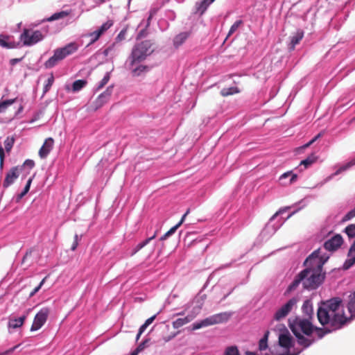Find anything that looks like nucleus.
<instances>
[{"instance_id":"obj_1","label":"nucleus","mask_w":355,"mask_h":355,"mask_svg":"<svg viewBox=\"0 0 355 355\" xmlns=\"http://www.w3.org/2000/svg\"><path fill=\"white\" fill-rule=\"evenodd\" d=\"M329 257L320 255V249L313 251L304 261L306 268L302 270L288 287V292L295 290L302 284L304 289L313 290L322 282L324 275L322 274V266Z\"/></svg>"},{"instance_id":"obj_2","label":"nucleus","mask_w":355,"mask_h":355,"mask_svg":"<svg viewBox=\"0 0 355 355\" xmlns=\"http://www.w3.org/2000/svg\"><path fill=\"white\" fill-rule=\"evenodd\" d=\"M319 322L329 325L333 330L341 329L351 320L345 315L343 301L340 297H333L321 303L317 312Z\"/></svg>"},{"instance_id":"obj_3","label":"nucleus","mask_w":355,"mask_h":355,"mask_svg":"<svg viewBox=\"0 0 355 355\" xmlns=\"http://www.w3.org/2000/svg\"><path fill=\"white\" fill-rule=\"evenodd\" d=\"M155 51L154 42L146 40L137 42L133 46L128 60H131V65L138 64L151 55Z\"/></svg>"},{"instance_id":"obj_4","label":"nucleus","mask_w":355,"mask_h":355,"mask_svg":"<svg viewBox=\"0 0 355 355\" xmlns=\"http://www.w3.org/2000/svg\"><path fill=\"white\" fill-rule=\"evenodd\" d=\"M78 47L76 43L71 42L62 48L57 49L55 50L53 55L45 62V67L47 69L53 67L58 62L75 53L78 50Z\"/></svg>"},{"instance_id":"obj_5","label":"nucleus","mask_w":355,"mask_h":355,"mask_svg":"<svg viewBox=\"0 0 355 355\" xmlns=\"http://www.w3.org/2000/svg\"><path fill=\"white\" fill-rule=\"evenodd\" d=\"M230 317V314L227 312L217 313L211 315L200 322L193 324L192 329L196 330L202 327H208L216 324L227 322Z\"/></svg>"},{"instance_id":"obj_6","label":"nucleus","mask_w":355,"mask_h":355,"mask_svg":"<svg viewBox=\"0 0 355 355\" xmlns=\"http://www.w3.org/2000/svg\"><path fill=\"white\" fill-rule=\"evenodd\" d=\"M290 328L293 334L303 333L306 336H310L313 331V326L309 320L299 318H297L290 324Z\"/></svg>"},{"instance_id":"obj_7","label":"nucleus","mask_w":355,"mask_h":355,"mask_svg":"<svg viewBox=\"0 0 355 355\" xmlns=\"http://www.w3.org/2000/svg\"><path fill=\"white\" fill-rule=\"evenodd\" d=\"M157 236V232L155 234L144 240V241L137 244L131 252V256L141 251V255L146 258H149L155 252V245H150V243Z\"/></svg>"},{"instance_id":"obj_8","label":"nucleus","mask_w":355,"mask_h":355,"mask_svg":"<svg viewBox=\"0 0 355 355\" xmlns=\"http://www.w3.org/2000/svg\"><path fill=\"white\" fill-rule=\"evenodd\" d=\"M24 45L31 46L41 41L43 39V35L40 31H32L28 29H24L20 36Z\"/></svg>"},{"instance_id":"obj_9","label":"nucleus","mask_w":355,"mask_h":355,"mask_svg":"<svg viewBox=\"0 0 355 355\" xmlns=\"http://www.w3.org/2000/svg\"><path fill=\"white\" fill-rule=\"evenodd\" d=\"M49 313V308L44 307L41 309L34 318L33 322L31 327V331H35L39 330L46 322Z\"/></svg>"},{"instance_id":"obj_10","label":"nucleus","mask_w":355,"mask_h":355,"mask_svg":"<svg viewBox=\"0 0 355 355\" xmlns=\"http://www.w3.org/2000/svg\"><path fill=\"white\" fill-rule=\"evenodd\" d=\"M297 300L295 297L290 299L284 306L279 309L274 315V319L279 321L286 318L296 305Z\"/></svg>"},{"instance_id":"obj_11","label":"nucleus","mask_w":355,"mask_h":355,"mask_svg":"<svg viewBox=\"0 0 355 355\" xmlns=\"http://www.w3.org/2000/svg\"><path fill=\"white\" fill-rule=\"evenodd\" d=\"M343 239L340 234L334 236L324 243V248L328 251H335L343 244Z\"/></svg>"},{"instance_id":"obj_12","label":"nucleus","mask_w":355,"mask_h":355,"mask_svg":"<svg viewBox=\"0 0 355 355\" xmlns=\"http://www.w3.org/2000/svg\"><path fill=\"white\" fill-rule=\"evenodd\" d=\"M54 146V140L51 137L45 139L43 145L39 150L38 154L40 158L44 159L50 153Z\"/></svg>"},{"instance_id":"obj_13","label":"nucleus","mask_w":355,"mask_h":355,"mask_svg":"<svg viewBox=\"0 0 355 355\" xmlns=\"http://www.w3.org/2000/svg\"><path fill=\"white\" fill-rule=\"evenodd\" d=\"M112 88L113 86L108 87L103 93H102L98 96L95 101L96 109L102 107L105 103H106L109 101L112 93Z\"/></svg>"},{"instance_id":"obj_14","label":"nucleus","mask_w":355,"mask_h":355,"mask_svg":"<svg viewBox=\"0 0 355 355\" xmlns=\"http://www.w3.org/2000/svg\"><path fill=\"white\" fill-rule=\"evenodd\" d=\"M128 60V68L130 70L132 76H139L141 74L146 73L149 69L148 66L144 64H139L136 66L137 64H135L131 65V60Z\"/></svg>"},{"instance_id":"obj_15","label":"nucleus","mask_w":355,"mask_h":355,"mask_svg":"<svg viewBox=\"0 0 355 355\" xmlns=\"http://www.w3.org/2000/svg\"><path fill=\"white\" fill-rule=\"evenodd\" d=\"M18 169L16 167L12 168L6 174L3 183V187H8L18 178Z\"/></svg>"},{"instance_id":"obj_16","label":"nucleus","mask_w":355,"mask_h":355,"mask_svg":"<svg viewBox=\"0 0 355 355\" xmlns=\"http://www.w3.org/2000/svg\"><path fill=\"white\" fill-rule=\"evenodd\" d=\"M11 37L0 34V46L5 49H15L17 46V44L13 41H10Z\"/></svg>"},{"instance_id":"obj_17","label":"nucleus","mask_w":355,"mask_h":355,"mask_svg":"<svg viewBox=\"0 0 355 355\" xmlns=\"http://www.w3.org/2000/svg\"><path fill=\"white\" fill-rule=\"evenodd\" d=\"M29 311L30 309L27 311L26 314L19 317V318H10L8 322V327L16 329L21 327L27 318Z\"/></svg>"},{"instance_id":"obj_18","label":"nucleus","mask_w":355,"mask_h":355,"mask_svg":"<svg viewBox=\"0 0 355 355\" xmlns=\"http://www.w3.org/2000/svg\"><path fill=\"white\" fill-rule=\"evenodd\" d=\"M292 341L293 338L289 333L282 334L279 336V345L286 349H289L291 347H292Z\"/></svg>"},{"instance_id":"obj_19","label":"nucleus","mask_w":355,"mask_h":355,"mask_svg":"<svg viewBox=\"0 0 355 355\" xmlns=\"http://www.w3.org/2000/svg\"><path fill=\"white\" fill-rule=\"evenodd\" d=\"M304 37V31L302 30H298L291 38V42L288 45V49L291 51L295 49V47L297 44L300 43V42L302 40Z\"/></svg>"},{"instance_id":"obj_20","label":"nucleus","mask_w":355,"mask_h":355,"mask_svg":"<svg viewBox=\"0 0 355 355\" xmlns=\"http://www.w3.org/2000/svg\"><path fill=\"white\" fill-rule=\"evenodd\" d=\"M190 212V209H188L186 211V213L182 216L181 220H180V222L175 225V226H173V227H171L167 232H166L161 238H160V240L161 241H163V240H165L166 238H168L169 236L172 235L173 233H175V232L177 230V229L183 223V222L184 221V219L186 218V216L189 214Z\"/></svg>"},{"instance_id":"obj_21","label":"nucleus","mask_w":355,"mask_h":355,"mask_svg":"<svg viewBox=\"0 0 355 355\" xmlns=\"http://www.w3.org/2000/svg\"><path fill=\"white\" fill-rule=\"evenodd\" d=\"M297 338V343L299 345L303 346L304 348L309 347L313 343V340H310L305 338L302 334H294Z\"/></svg>"},{"instance_id":"obj_22","label":"nucleus","mask_w":355,"mask_h":355,"mask_svg":"<svg viewBox=\"0 0 355 355\" xmlns=\"http://www.w3.org/2000/svg\"><path fill=\"white\" fill-rule=\"evenodd\" d=\"M191 320L192 318L189 315L184 318H178L177 320L173 322V327L174 329H179L180 327L189 323Z\"/></svg>"},{"instance_id":"obj_23","label":"nucleus","mask_w":355,"mask_h":355,"mask_svg":"<svg viewBox=\"0 0 355 355\" xmlns=\"http://www.w3.org/2000/svg\"><path fill=\"white\" fill-rule=\"evenodd\" d=\"M347 309L352 317L355 316V291L349 296Z\"/></svg>"},{"instance_id":"obj_24","label":"nucleus","mask_w":355,"mask_h":355,"mask_svg":"<svg viewBox=\"0 0 355 355\" xmlns=\"http://www.w3.org/2000/svg\"><path fill=\"white\" fill-rule=\"evenodd\" d=\"M188 36L189 34L187 33H181L177 36H175L173 40L174 46L175 47H178L180 45H182L187 39Z\"/></svg>"},{"instance_id":"obj_25","label":"nucleus","mask_w":355,"mask_h":355,"mask_svg":"<svg viewBox=\"0 0 355 355\" xmlns=\"http://www.w3.org/2000/svg\"><path fill=\"white\" fill-rule=\"evenodd\" d=\"M302 312L307 316H311L313 314V305L309 300L304 301L302 307Z\"/></svg>"},{"instance_id":"obj_26","label":"nucleus","mask_w":355,"mask_h":355,"mask_svg":"<svg viewBox=\"0 0 355 355\" xmlns=\"http://www.w3.org/2000/svg\"><path fill=\"white\" fill-rule=\"evenodd\" d=\"M317 160V156L312 153L309 157H307L305 159L302 160L300 162V166H304V168H307L311 164H313Z\"/></svg>"},{"instance_id":"obj_27","label":"nucleus","mask_w":355,"mask_h":355,"mask_svg":"<svg viewBox=\"0 0 355 355\" xmlns=\"http://www.w3.org/2000/svg\"><path fill=\"white\" fill-rule=\"evenodd\" d=\"M240 92V90L239 89L238 87H229V88H223L221 91H220V94L225 97V96H230V95H233V94H238Z\"/></svg>"},{"instance_id":"obj_28","label":"nucleus","mask_w":355,"mask_h":355,"mask_svg":"<svg viewBox=\"0 0 355 355\" xmlns=\"http://www.w3.org/2000/svg\"><path fill=\"white\" fill-rule=\"evenodd\" d=\"M210 4L209 0H201L200 2L196 3L197 11L202 15Z\"/></svg>"},{"instance_id":"obj_29","label":"nucleus","mask_w":355,"mask_h":355,"mask_svg":"<svg viewBox=\"0 0 355 355\" xmlns=\"http://www.w3.org/2000/svg\"><path fill=\"white\" fill-rule=\"evenodd\" d=\"M68 15H69V12H67V11H61V12H59L54 13L51 17L47 18L46 20L48 21H55V20H58V19H60L64 18L65 17H67Z\"/></svg>"},{"instance_id":"obj_30","label":"nucleus","mask_w":355,"mask_h":355,"mask_svg":"<svg viewBox=\"0 0 355 355\" xmlns=\"http://www.w3.org/2000/svg\"><path fill=\"white\" fill-rule=\"evenodd\" d=\"M269 336V331H266L263 337L259 340V349L260 351L265 350L268 347V338Z\"/></svg>"},{"instance_id":"obj_31","label":"nucleus","mask_w":355,"mask_h":355,"mask_svg":"<svg viewBox=\"0 0 355 355\" xmlns=\"http://www.w3.org/2000/svg\"><path fill=\"white\" fill-rule=\"evenodd\" d=\"M87 84V81L85 80H77L73 82L72 85V89L73 92H77L83 88Z\"/></svg>"},{"instance_id":"obj_32","label":"nucleus","mask_w":355,"mask_h":355,"mask_svg":"<svg viewBox=\"0 0 355 355\" xmlns=\"http://www.w3.org/2000/svg\"><path fill=\"white\" fill-rule=\"evenodd\" d=\"M101 35H102V34L98 30H96L94 32L90 33L87 35L88 37L90 38V42H89V44H92L94 43L95 42H96L100 38V37Z\"/></svg>"},{"instance_id":"obj_33","label":"nucleus","mask_w":355,"mask_h":355,"mask_svg":"<svg viewBox=\"0 0 355 355\" xmlns=\"http://www.w3.org/2000/svg\"><path fill=\"white\" fill-rule=\"evenodd\" d=\"M241 24H243L242 20H237L236 21H235L233 24V25L230 27L227 38L230 37L234 33H235L239 29Z\"/></svg>"},{"instance_id":"obj_34","label":"nucleus","mask_w":355,"mask_h":355,"mask_svg":"<svg viewBox=\"0 0 355 355\" xmlns=\"http://www.w3.org/2000/svg\"><path fill=\"white\" fill-rule=\"evenodd\" d=\"M14 143H15V138L13 137H7L6 139L4 141V146H5V149L6 150V152L9 153L13 145H14Z\"/></svg>"},{"instance_id":"obj_35","label":"nucleus","mask_w":355,"mask_h":355,"mask_svg":"<svg viewBox=\"0 0 355 355\" xmlns=\"http://www.w3.org/2000/svg\"><path fill=\"white\" fill-rule=\"evenodd\" d=\"M15 101V99H9L3 101H0V113L4 112L7 107Z\"/></svg>"},{"instance_id":"obj_36","label":"nucleus","mask_w":355,"mask_h":355,"mask_svg":"<svg viewBox=\"0 0 355 355\" xmlns=\"http://www.w3.org/2000/svg\"><path fill=\"white\" fill-rule=\"evenodd\" d=\"M354 165H355V158L354 159L351 160L350 162H349L348 163H347L345 165H344V166H341L340 168H339L336 171L334 175H338L340 173H342L343 171H346L347 169L349 168L350 167H352Z\"/></svg>"},{"instance_id":"obj_37","label":"nucleus","mask_w":355,"mask_h":355,"mask_svg":"<svg viewBox=\"0 0 355 355\" xmlns=\"http://www.w3.org/2000/svg\"><path fill=\"white\" fill-rule=\"evenodd\" d=\"M113 25V21L112 20H108L104 24L101 25L97 30L103 35L105 32H106L111 26Z\"/></svg>"},{"instance_id":"obj_38","label":"nucleus","mask_w":355,"mask_h":355,"mask_svg":"<svg viewBox=\"0 0 355 355\" xmlns=\"http://www.w3.org/2000/svg\"><path fill=\"white\" fill-rule=\"evenodd\" d=\"M224 355H240V353L237 347L230 346L226 348Z\"/></svg>"},{"instance_id":"obj_39","label":"nucleus","mask_w":355,"mask_h":355,"mask_svg":"<svg viewBox=\"0 0 355 355\" xmlns=\"http://www.w3.org/2000/svg\"><path fill=\"white\" fill-rule=\"evenodd\" d=\"M345 232L349 238L355 237V224H351L345 229Z\"/></svg>"},{"instance_id":"obj_40","label":"nucleus","mask_w":355,"mask_h":355,"mask_svg":"<svg viewBox=\"0 0 355 355\" xmlns=\"http://www.w3.org/2000/svg\"><path fill=\"white\" fill-rule=\"evenodd\" d=\"M54 82V76L53 73L50 74V76L46 80V83L44 87V93H46L51 89Z\"/></svg>"},{"instance_id":"obj_41","label":"nucleus","mask_w":355,"mask_h":355,"mask_svg":"<svg viewBox=\"0 0 355 355\" xmlns=\"http://www.w3.org/2000/svg\"><path fill=\"white\" fill-rule=\"evenodd\" d=\"M110 79V74L109 72L106 73V74L104 76L103 78L101 80L99 84L97 86V89L99 90L102 89L105 85L107 84Z\"/></svg>"},{"instance_id":"obj_42","label":"nucleus","mask_w":355,"mask_h":355,"mask_svg":"<svg viewBox=\"0 0 355 355\" xmlns=\"http://www.w3.org/2000/svg\"><path fill=\"white\" fill-rule=\"evenodd\" d=\"M291 175V178L290 180V182H289V184H293L294 182L296 181L297 180V175L296 174H292V172H286V173H284L283 175H281L280 177V180H282V179H284V178H288V176H290Z\"/></svg>"},{"instance_id":"obj_43","label":"nucleus","mask_w":355,"mask_h":355,"mask_svg":"<svg viewBox=\"0 0 355 355\" xmlns=\"http://www.w3.org/2000/svg\"><path fill=\"white\" fill-rule=\"evenodd\" d=\"M157 315H154L152 317L147 319L145 322L140 327L141 328V331H145L146 329L155 320Z\"/></svg>"},{"instance_id":"obj_44","label":"nucleus","mask_w":355,"mask_h":355,"mask_svg":"<svg viewBox=\"0 0 355 355\" xmlns=\"http://www.w3.org/2000/svg\"><path fill=\"white\" fill-rule=\"evenodd\" d=\"M115 46H116V42H114L112 44H111L107 49H105L103 51L104 55L108 56L112 53H114L115 52Z\"/></svg>"},{"instance_id":"obj_45","label":"nucleus","mask_w":355,"mask_h":355,"mask_svg":"<svg viewBox=\"0 0 355 355\" xmlns=\"http://www.w3.org/2000/svg\"><path fill=\"white\" fill-rule=\"evenodd\" d=\"M355 263V256L345 261L344 263V268L348 269Z\"/></svg>"},{"instance_id":"obj_46","label":"nucleus","mask_w":355,"mask_h":355,"mask_svg":"<svg viewBox=\"0 0 355 355\" xmlns=\"http://www.w3.org/2000/svg\"><path fill=\"white\" fill-rule=\"evenodd\" d=\"M125 35H126V31L122 30L116 36L115 42L116 43V42H121V41L125 40Z\"/></svg>"},{"instance_id":"obj_47","label":"nucleus","mask_w":355,"mask_h":355,"mask_svg":"<svg viewBox=\"0 0 355 355\" xmlns=\"http://www.w3.org/2000/svg\"><path fill=\"white\" fill-rule=\"evenodd\" d=\"M315 141H313V139H312L311 141H309L308 143L305 144L304 145L296 148V152L300 153L304 149H306L309 148L311 145H312Z\"/></svg>"},{"instance_id":"obj_48","label":"nucleus","mask_w":355,"mask_h":355,"mask_svg":"<svg viewBox=\"0 0 355 355\" xmlns=\"http://www.w3.org/2000/svg\"><path fill=\"white\" fill-rule=\"evenodd\" d=\"M315 141H313V139H312L311 141H309L308 143L305 144L304 145L296 148V152L300 153L304 149H306L309 148L311 145H312Z\"/></svg>"},{"instance_id":"obj_49","label":"nucleus","mask_w":355,"mask_h":355,"mask_svg":"<svg viewBox=\"0 0 355 355\" xmlns=\"http://www.w3.org/2000/svg\"><path fill=\"white\" fill-rule=\"evenodd\" d=\"M354 217H355V214L354 212L353 211V210H351L350 211H349L343 218L342 221L343 222H345V221H347L349 220H351L352 218H353Z\"/></svg>"},{"instance_id":"obj_50","label":"nucleus","mask_w":355,"mask_h":355,"mask_svg":"<svg viewBox=\"0 0 355 355\" xmlns=\"http://www.w3.org/2000/svg\"><path fill=\"white\" fill-rule=\"evenodd\" d=\"M78 242H79V236L78 234H76L73 238V242L71 247V250L74 251L77 248V247L78 245Z\"/></svg>"},{"instance_id":"obj_51","label":"nucleus","mask_w":355,"mask_h":355,"mask_svg":"<svg viewBox=\"0 0 355 355\" xmlns=\"http://www.w3.org/2000/svg\"><path fill=\"white\" fill-rule=\"evenodd\" d=\"M45 279H42V281L40 283V284L35 287L32 292L30 293V297H33L36 293L39 291V290L41 288L42 284L44 282Z\"/></svg>"},{"instance_id":"obj_52","label":"nucleus","mask_w":355,"mask_h":355,"mask_svg":"<svg viewBox=\"0 0 355 355\" xmlns=\"http://www.w3.org/2000/svg\"><path fill=\"white\" fill-rule=\"evenodd\" d=\"M148 35V31L146 28L141 30L137 37V40L145 37Z\"/></svg>"},{"instance_id":"obj_53","label":"nucleus","mask_w":355,"mask_h":355,"mask_svg":"<svg viewBox=\"0 0 355 355\" xmlns=\"http://www.w3.org/2000/svg\"><path fill=\"white\" fill-rule=\"evenodd\" d=\"M148 340H145L143 342H141L137 347V351L141 352L144 350V349L146 347V344L148 343Z\"/></svg>"},{"instance_id":"obj_54","label":"nucleus","mask_w":355,"mask_h":355,"mask_svg":"<svg viewBox=\"0 0 355 355\" xmlns=\"http://www.w3.org/2000/svg\"><path fill=\"white\" fill-rule=\"evenodd\" d=\"M17 347V345H16L12 348H10L9 349L0 353V355H9V354H12Z\"/></svg>"},{"instance_id":"obj_55","label":"nucleus","mask_w":355,"mask_h":355,"mask_svg":"<svg viewBox=\"0 0 355 355\" xmlns=\"http://www.w3.org/2000/svg\"><path fill=\"white\" fill-rule=\"evenodd\" d=\"M4 157H5V154H4L3 148H2V146H0V165L1 166H2L3 164Z\"/></svg>"},{"instance_id":"obj_56","label":"nucleus","mask_w":355,"mask_h":355,"mask_svg":"<svg viewBox=\"0 0 355 355\" xmlns=\"http://www.w3.org/2000/svg\"><path fill=\"white\" fill-rule=\"evenodd\" d=\"M32 182V178H29L26 182V184L24 189V192H25L26 193H27L30 189V187H31V184Z\"/></svg>"},{"instance_id":"obj_57","label":"nucleus","mask_w":355,"mask_h":355,"mask_svg":"<svg viewBox=\"0 0 355 355\" xmlns=\"http://www.w3.org/2000/svg\"><path fill=\"white\" fill-rule=\"evenodd\" d=\"M286 208L284 209H280L278 211H277L270 218V220H273L278 215L282 214L284 211H286Z\"/></svg>"},{"instance_id":"obj_58","label":"nucleus","mask_w":355,"mask_h":355,"mask_svg":"<svg viewBox=\"0 0 355 355\" xmlns=\"http://www.w3.org/2000/svg\"><path fill=\"white\" fill-rule=\"evenodd\" d=\"M23 58H12L10 60V64L12 66L15 65L17 63L19 62Z\"/></svg>"},{"instance_id":"obj_59","label":"nucleus","mask_w":355,"mask_h":355,"mask_svg":"<svg viewBox=\"0 0 355 355\" xmlns=\"http://www.w3.org/2000/svg\"><path fill=\"white\" fill-rule=\"evenodd\" d=\"M24 164L28 166L30 168H33L35 165V163L31 159H27L25 161Z\"/></svg>"},{"instance_id":"obj_60","label":"nucleus","mask_w":355,"mask_h":355,"mask_svg":"<svg viewBox=\"0 0 355 355\" xmlns=\"http://www.w3.org/2000/svg\"><path fill=\"white\" fill-rule=\"evenodd\" d=\"M353 252H355V241H354V243H352V245H351V247L349 248L348 256L349 257L351 253Z\"/></svg>"},{"instance_id":"obj_61","label":"nucleus","mask_w":355,"mask_h":355,"mask_svg":"<svg viewBox=\"0 0 355 355\" xmlns=\"http://www.w3.org/2000/svg\"><path fill=\"white\" fill-rule=\"evenodd\" d=\"M144 331H141V328L140 327L139 329V332H138V334H137V335L136 336V340L137 341L139 339L141 335L144 333Z\"/></svg>"},{"instance_id":"obj_62","label":"nucleus","mask_w":355,"mask_h":355,"mask_svg":"<svg viewBox=\"0 0 355 355\" xmlns=\"http://www.w3.org/2000/svg\"><path fill=\"white\" fill-rule=\"evenodd\" d=\"M31 252H27L26 253V254L24 255V257L23 259H22V262H24V261H25V260L27 259V257H28V256H31Z\"/></svg>"},{"instance_id":"obj_63","label":"nucleus","mask_w":355,"mask_h":355,"mask_svg":"<svg viewBox=\"0 0 355 355\" xmlns=\"http://www.w3.org/2000/svg\"><path fill=\"white\" fill-rule=\"evenodd\" d=\"M26 194V193L25 192H24V191H23L21 193H19L18 195V196H17L18 200L21 199Z\"/></svg>"},{"instance_id":"obj_64","label":"nucleus","mask_w":355,"mask_h":355,"mask_svg":"<svg viewBox=\"0 0 355 355\" xmlns=\"http://www.w3.org/2000/svg\"><path fill=\"white\" fill-rule=\"evenodd\" d=\"M140 352L137 351V349L136 348L131 354L130 355H137Z\"/></svg>"}]
</instances>
